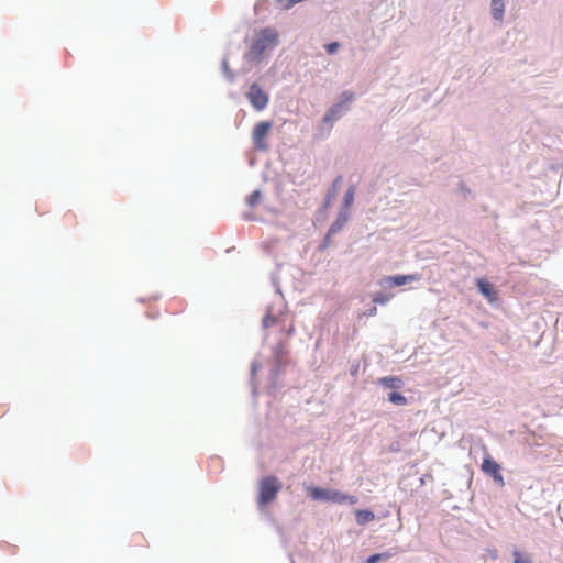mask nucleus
I'll return each mask as SVG.
<instances>
[{"instance_id": "obj_11", "label": "nucleus", "mask_w": 563, "mask_h": 563, "mask_svg": "<svg viewBox=\"0 0 563 563\" xmlns=\"http://www.w3.org/2000/svg\"><path fill=\"white\" fill-rule=\"evenodd\" d=\"M343 112V102L334 104L324 115V121H333L341 117Z\"/></svg>"}, {"instance_id": "obj_18", "label": "nucleus", "mask_w": 563, "mask_h": 563, "mask_svg": "<svg viewBox=\"0 0 563 563\" xmlns=\"http://www.w3.org/2000/svg\"><path fill=\"white\" fill-rule=\"evenodd\" d=\"M390 298H391V295L378 292L374 296L373 301L375 303L385 305L390 300Z\"/></svg>"}, {"instance_id": "obj_4", "label": "nucleus", "mask_w": 563, "mask_h": 563, "mask_svg": "<svg viewBox=\"0 0 563 563\" xmlns=\"http://www.w3.org/2000/svg\"><path fill=\"white\" fill-rule=\"evenodd\" d=\"M272 126V122L268 121H261L254 125L252 131V141L256 150L266 151L268 148L266 139Z\"/></svg>"}, {"instance_id": "obj_15", "label": "nucleus", "mask_w": 563, "mask_h": 563, "mask_svg": "<svg viewBox=\"0 0 563 563\" xmlns=\"http://www.w3.org/2000/svg\"><path fill=\"white\" fill-rule=\"evenodd\" d=\"M388 399L390 402H393L395 405H406L407 404L406 397L396 391L390 393L388 396Z\"/></svg>"}, {"instance_id": "obj_16", "label": "nucleus", "mask_w": 563, "mask_h": 563, "mask_svg": "<svg viewBox=\"0 0 563 563\" xmlns=\"http://www.w3.org/2000/svg\"><path fill=\"white\" fill-rule=\"evenodd\" d=\"M391 556L389 552L375 553L366 559V563H377L380 560H387Z\"/></svg>"}, {"instance_id": "obj_2", "label": "nucleus", "mask_w": 563, "mask_h": 563, "mask_svg": "<svg viewBox=\"0 0 563 563\" xmlns=\"http://www.w3.org/2000/svg\"><path fill=\"white\" fill-rule=\"evenodd\" d=\"M309 496L313 500H323L335 504H350L355 505L358 499L355 496L344 494L336 489H328L318 486L308 487Z\"/></svg>"}, {"instance_id": "obj_7", "label": "nucleus", "mask_w": 563, "mask_h": 563, "mask_svg": "<svg viewBox=\"0 0 563 563\" xmlns=\"http://www.w3.org/2000/svg\"><path fill=\"white\" fill-rule=\"evenodd\" d=\"M476 285L481 294L485 296L490 302H494L497 299V292L490 283L481 278L477 279Z\"/></svg>"}, {"instance_id": "obj_13", "label": "nucleus", "mask_w": 563, "mask_h": 563, "mask_svg": "<svg viewBox=\"0 0 563 563\" xmlns=\"http://www.w3.org/2000/svg\"><path fill=\"white\" fill-rule=\"evenodd\" d=\"M347 221V214H340V217L336 219V221L330 227L329 229V235L338 233L345 222Z\"/></svg>"}, {"instance_id": "obj_23", "label": "nucleus", "mask_w": 563, "mask_h": 563, "mask_svg": "<svg viewBox=\"0 0 563 563\" xmlns=\"http://www.w3.org/2000/svg\"><path fill=\"white\" fill-rule=\"evenodd\" d=\"M341 181H342V177H341V176H339V177L333 181V185H332V187H333V194H335V191H336V189H338V187H339V185H340V183H341Z\"/></svg>"}, {"instance_id": "obj_5", "label": "nucleus", "mask_w": 563, "mask_h": 563, "mask_svg": "<svg viewBox=\"0 0 563 563\" xmlns=\"http://www.w3.org/2000/svg\"><path fill=\"white\" fill-rule=\"evenodd\" d=\"M246 97L251 104L257 110L261 111L266 108L268 103V96L266 92L262 90V88L257 84H252Z\"/></svg>"}, {"instance_id": "obj_3", "label": "nucleus", "mask_w": 563, "mask_h": 563, "mask_svg": "<svg viewBox=\"0 0 563 563\" xmlns=\"http://www.w3.org/2000/svg\"><path fill=\"white\" fill-rule=\"evenodd\" d=\"M282 489V483L276 476L264 477L258 485L257 504L260 507H265L272 503L279 490Z\"/></svg>"}, {"instance_id": "obj_21", "label": "nucleus", "mask_w": 563, "mask_h": 563, "mask_svg": "<svg viewBox=\"0 0 563 563\" xmlns=\"http://www.w3.org/2000/svg\"><path fill=\"white\" fill-rule=\"evenodd\" d=\"M339 48H340V44L338 42H332V43L325 45V51L330 55L336 53Z\"/></svg>"}, {"instance_id": "obj_19", "label": "nucleus", "mask_w": 563, "mask_h": 563, "mask_svg": "<svg viewBox=\"0 0 563 563\" xmlns=\"http://www.w3.org/2000/svg\"><path fill=\"white\" fill-rule=\"evenodd\" d=\"M260 200H261V191L255 190L249 196L247 203L250 207H254L258 203Z\"/></svg>"}, {"instance_id": "obj_8", "label": "nucleus", "mask_w": 563, "mask_h": 563, "mask_svg": "<svg viewBox=\"0 0 563 563\" xmlns=\"http://www.w3.org/2000/svg\"><path fill=\"white\" fill-rule=\"evenodd\" d=\"M420 279L419 274H410V275H396L387 277L385 280L389 284V286L397 287L402 286L409 282H415Z\"/></svg>"}, {"instance_id": "obj_9", "label": "nucleus", "mask_w": 563, "mask_h": 563, "mask_svg": "<svg viewBox=\"0 0 563 563\" xmlns=\"http://www.w3.org/2000/svg\"><path fill=\"white\" fill-rule=\"evenodd\" d=\"M492 15L496 21H501L505 12L504 0H492L490 1Z\"/></svg>"}, {"instance_id": "obj_1", "label": "nucleus", "mask_w": 563, "mask_h": 563, "mask_svg": "<svg viewBox=\"0 0 563 563\" xmlns=\"http://www.w3.org/2000/svg\"><path fill=\"white\" fill-rule=\"evenodd\" d=\"M277 43L278 33L272 29H263L253 41L249 54L253 59H260L267 49H272Z\"/></svg>"}, {"instance_id": "obj_24", "label": "nucleus", "mask_w": 563, "mask_h": 563, "mask_svg": "<svg viewBox=\"0 0 563 563\" xmlns=\"http://www.w3.org/2000/svg\"><path fill=\"white\" fill-rule=\"evenodd\" d=\"M376 311L377 309L375 307H373L369 311H368V316H375L376 314Z\"/></svg>"}, {"instance_id": "obj_14", "label": "nucleus", "mask_w": 563, "mask_h": 563, "mask_svg": "<svg viewBox=\"0 0 563 563\" xmlns=\"http://www.w3.org/2000/svg\"><path fill=\"white\" fill-rule=\"evenodd\" d=\"M279 323V317L273 316L268 310L266 316L263 318V327L268 329Z\"/></svg>"}, {"instance_id": "obj_20", "label": "nucleus", "mask_w": 563, "mask_h": 563, "mask_svg": "<svg viewBox=\"0 0 563 563\" xmlns=\"http://www.w3.org/2000/svg\"><path fill=\"white\" fill-rule=\"evenodd\" d=\"M514 563H532L528 556L522 555L519 551H514Z\"/></svg>"}, {"instance_id": "obj_12", "label": "nucleus", "mask_w": 563, "mask_h": 563, "mask_svg": "<svg viewBox=\"0 0 563 563\" xmlns=\"http://www.w3.org/2000/svg\"><path fill=\"white\" fill-rule=\"evenodd\" d=\"M379 383L389 388H399L402 384L401 379L395 376L383 377Z\"/></svg>"}, {"instance_id": "obj_6", "label": "nucleus", "mask_w": 563, "mask_h": 563, "mask_svg": "<svg viewBox=\"0 0 563 563\" xmlns=\"http://www.w3.org/2000/svg\"><path fill=\"white\" fill-rule=\"evenodd\" d=\"M481 470L483 471V473L492 476L494 478V481L503 486L504 485V477L500 473L501 471V467L500 465L494 461L489 455H486L484 459H483V462H482V465H481Z\"/></svg>"}, {"instance_id": "obj_10", "label": "nucleus", "mask_w": 563, "mask_h": 563, "mask_svg": "<svg viewBox=\"0 0 563 563\" xmlns=\"http://www.w3.org/2000/svg\"><path fill=\"white\" fill-rule=\"evenodd\" d=\"M355 519L360 526H364L375 519V514L368 509L356 510Z\"/></svg>"}, {"instance_id": "obj_22", "label": "nucleus", "mask_w": 563, "mask_h": 563, "mask_svg": "<svg viewBox=\"0 0 563 563\" xmlns=\"http://www.w3.org/2000/svg\"><path fill=\"white\" fill-rule=\"evenodd\" d=\"M342 97H343V100L341 102H343V104L345 102H351L353 100V93H351V92H344Z\"/></svg>"}, {"instance_id": "obj_17", "label": "nucleus", "mask_w": 563, "mask_h": 563, "mask_svg": "<svg viewBox=\"0 0 563 563\" xmlns=\"http://www.w3.org/2000/svg\"><path fill=\"white\" fill-rule=\"evenodd\" d=\"M354 192H355V189L353 186H351L347 191L345 192V196H344V201H343V205L345 208H349L353 201H354Z\"/></svg>"}]
</instances>
